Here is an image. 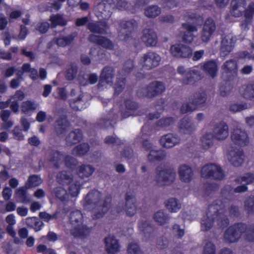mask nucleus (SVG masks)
Here are the masks:
<instances>
[{
  "mask_svg": "<svg viewBox=\"0 0 254 254\" xmlns=\"http://www.w3.org/2000/svg\"><path fill=\"white\" fill-rule=\"evenodd\" d=\"M215 250V245L212 242H207L204 247L203 254H216Z\"/></svg>",
  "mask_w": 254,
  "mask_h": 254,
  "instance_id": "obj_60",
  "label": "nucleus"
},
{
  "mask_svg": "<svg viewBox=\"0 0 254 254\" xmlns=\"http://www.w3.org/2000/svg\"><path fill=\"white\" fill-rule=\"evenodd\" d=\"M87 27L90 32L101 34L106 33L107 30L109 29V26L105 21L89 22Z\"/></svg>",
  "mask_w": 254,
  "mask_h": 254,
  "instance_id": "obj_25",
  "label": "nucleus"
},
{
  "mask_svg": "<svg viewBox=\"0 0 254 254\" xmlns=\"http://www.w3.org/2000/svg\"><path fill=\"white\" fill-rule=\"evenodd\" d=\"M77 36V33L74 32L67 36H60L55 39L56 43L61 47H65L70 45Z\"/></svg>",
  "mask_w": 254,
  "mask_h": 254,
  "instance_id": "obj_33",
  "label": "nucleus"
},
{
  "mask_svg": "<svg viewBox=\"0 0 254 254\" xmlns=\"http://www.w3.org/2000/svg\"><path fill=\"white\" fill-rule=\"evenodd\" d=\"M179 127L180 129L186 134H191L195 130V127L192 123L191 119L188 116H185L180 120L179 123Z\"/></svg>",
  "mask_w": 254,
  "mask_h": 254,
  "instance_id": "obj_30",
  "label": "nucleus"
},
{
  "mask_svg": "<svg viewBox=\"0 0 254 254\" xmlns=\"http://www.w3.org/2000/svg\"><path fill=\"white\" fill-rule=\"evenodd\" d=\"M173 230L174 233H175V236L178 239H182L185 234L184 230L180 228V226L179 224H175L173 226Z\"/></svg>",
  "mask_w": 254,
  "mask_h": 254,
  "instance_id": "obj_64",
  "label": "nucleus"
},
{
  "mask_svg": "<svg viewBox=\"0 0 254 254\" xmlns=\"http://www.w3.org/2000/svg\"><path fill=\"white\" fill-rule=\"evenodd\" d=\"M236 182H245V185L251 184L254 182V175L251 173H248L246 174L244 176L240 177L235 179Z\"/></svg>",
  "mask_w": 254,
  "mask_h": 254,
  "instance_id": "obj_55",
  "label": "nucleus"
},
{
  "mask_svg": "<svg viewBox=\"0 0 254 254\" xmlns=\"http://www.w3.org/2000/svg\"><path fill=\"white\" fill-rule=\"evenodd\" d=\"M207 94L205 90L200 89L196 92L191 98L189 99L190 104H183L180 109V112L182 114L191 112L196 109L197 106L204 103L206 100Z\"/></svg>",
  "mask_w": 254,
  "mask_h": 254,
  "instance_id": "obj_5",
  "label": "nucleus"
},
{
  "mask_svg": "<svg viewBox=\"0 0 254 254\" xmlns=\"http://www.w3.org/2000/svg\"><path fill=\"white\" fill-rule=\"evenodd\" d=\"M83 206L85 209L92 211L93 219L102 217L108 210L107 200H103L100 192L96 190H91L87 194Z\"/></svg>",
  "mask_w": 254,
  "mask_h": 254,
  "instance_id": "obj_1",
  "label": "nucleus"
},
{
  "mask_svg": "<svg viewBox=\"0 0 254 254\" xmlns=\"http://www.w3.org/2000/svg\"><path fill=\"white\" fill-rule=\"evenodd\" d=\"M46 155L48 161L56 168H59L64 161V155L63 154L51 147L47 148Z\"/></svg>",
  "mask_w": 254,
  "mask_h": 254,
  "instance_id": "obj_13",
  "label": "nucleus"
},
{
  "mask_svg": "<svg viewBox=\"0 0 254 254\" xmlns=\"http://www.w3.org/2000/svg\"><path fill=\"white\" fill-rule=\"evenodd\" d=\"M38 107V105L34 102L26 101L22 104L21 111L24 113H27L30 111L36 110Z\"/></svg>",
  "mask_w": 254,
  "mask_h": 254,
  "instance_id": "obj_47",
  "label": "nucleus"
},
{
  "mask_svg": "<svg viewBox=\"0 0 254 254\" xmlns=\"http://www.w3.org/2000/svg\"><path fill=\"white\" fill-rule=\"evenodd\" d=\"M138 225L139 230L143 233L146 240H150L155 236V228L148 221L140 220Z\"/></svg>",
  "mask_w": 254,
  "mask_h": 254,
  "instance_id": "obj_19",
  "label": "nucleus"
},
{
  "mask_svg": "<svg viewBox=\"0 0 254 254\" xmlns=\"http://www.w3.org/2000/svg\"><path fill=\"white\" fill-rule=\"evenodd\" d=\"M216 30V24L214 20L207 18L203 24L201 32V40L205 42H208Z\"/></svg>",
  "mask_w": 254,
  "mask_h": 254,
  "instance_id": "obj_16",
  "label": "nucleus"
},
{
  "mask_svg": "<svg viewBox=\"0 0 254 254\" xmlns=\"http://www.w3.org/2000/svg\"><path fill=\"white\" fill-rule=\"evenodd\" d=\"M69 185V193L72 197L76 196L79 192L80 187V183L77 181H74L73 182L72 181V182Z\"/></svg>",
  "mask_w": 254,
  "mask_h": 254,
  "instance_id": "obj_48",
  "label": "nucleus"
},
{
  "mask_svg": "<svg viewBox=\"0 0 254 254\" xmlns=\"http://www.w3.org/2000/svg\"><path fill=\"white\" fill-rule=\"evenodd\" d=\"M53 192L55 196L62 201L65 200L68 198V194L66 190L63 187H57L54 190Z\"/></svg>",
  "mask_w": 254,
  "mask_h": 254,
  "instance_id": "obj_51",
  "label": "nucleus"
},
{
  "mask_svg": "<svg viewBox=\"0 0 254 254\" xmlns=\"http://www.w3.org/2000/svg\"><path fill=\"white\" fill-rule=\"evenodd\" d=\"M127 254H143L139 246L135 243L131 242L127 247Z\"/></svg>",
  "mask_w": 254,
  "mask_h": 254,
  "instance_id": "obj_52",
  "label": "nucleus"
},
{
  "mask_svg": "<svg viewBox=\"0 0 254 254\" xmlns=\"http://www.w3.org/2000/svg\"><path fill=\"white\" fill-rule=\"evenodd\" d=\"M200 68L206 75L212 78L217 76L218 70V65L214 60H208L201 63Z\"/></svg>",
  "mask_w": 254,
  "mask_h": 254,
  "instance_id": "obj_17",
  "label": "nucleus"
},
{
  "mask_svg": "<svg viewBox=\"0 0 254 254\" xmlns=\"http://www.w3.org/2000/svg\"><path fill=\"white\" fill-rule=\"evenodd\" d=\"M42 182V180L38 175H33L29 177L25 186L28 188L36 187L39 186Z\"/></svg>",
  "mask_w": 254,
  "mask_h": 254,
  "instance_id": "obj_45",
  "label": "nucleus"
},
{
  "mask_svg": "<svg viewBox=\"0 0 254 254\" xmlns=\"http://www.w3.org/2000/svg\"><path fill=\"white\" fill-rule=\"evenodd\" d=\"M49 20L51 22V27L55 28L57 26H65L66 21L63 17L59 14L52 15L50 16Z\"/></svg>",
  "mask_w": 254,
  "mask_h": 254,
  "instance_id": "obj_40",
  "label": "nucleus"
},
{
  "mask_svg": "<svg viewBox=\"0 0 254 254\" xmlns=\"http://www.w3.org/2000/svg\"><path fill=\"white\" fill-rule=\"evenodd\" d=\"M125 199V210L127 216L132 217L136 213L135 198L131 194L127 192L126 194Z\"/></svg>",
  "mask_w": 254,
  "mask_h": 254,
  "instance_id": "obj_29",
  "label": "nucleus"
},
{
  "mask_svg": "<svg viewBox=\"0 0 254 254\" xmlns=\"http://www.w3.org/2000/svg\"><path fill=\"white\" fill-rule=\"evenodd\" d=\"M27 187H21L16 190L15 194L19 199V201L23 203H28L31 200V198L28 194L27 189Z\"/></svg>",
  "mask_w": 254,
  "mask_h": 254,
  "instance_id": "obj_34",
  "label": "nucleus"
},
{
  "mask_svg": "<svg viewBox=\"0 0 254 254\" xmlns=\"http://www.w3.org/2000/svg\"><path fill=\"white\" fill-rule=\"evenodd\" d=\"M243 234L249 242H254V224L247 225L239 222L229 226L225 231L224 238L226 242L232 243L237 242Z\"/></svg>",
  "mask_w": 254,
  "mask_h": 254,
  "instance_id": "obj_2",
  "label": "nucleus"
},
{
  "mask_svg": "<svg viewBox=\"0 0 254 254\" xmlns=\"http://www.w3.org/2000/svg\"><path fill=\"white\" fill-rule=\"evenodd\" d=\"M156 182L159 186L169 185L175 179L176 173L173 169L170 168L162 170V166H158L156 169Z\"/></svg>",
  "mask_w": 254,
  "mask_h": 254,
  "instance_id": "obj_6",
  "label": "nucleus"
},
{
  "mask_svg": "<svg viewBox=\"0 0 254 254\" xmlns=\"http://www.w3.org/2000/svg\"><path fill=\"white\" fill-rule=\"evenodd\" d=\"M71 124L65 117L58 118L54 123L55 133L58 136L64 135L70 128Z\"/></svg>",
  "mask_w": 254,
  "mask_h": 254,
  "instance_id": "obj_20",
  "label": "nucleus"
},
{
  "mask_svg": "<svg viewBox=\"0 0 254 254\" xmlns=\"http://www.w3.org/2000/svg\"><path fill=\"white\" fill-rule=\"evenodd\" d=\"M200 174L201 177L205 179L222 180L225 177L221 167L213 163L207 164L203 166Z\"/></svg>",
  "mask_w": 254,
  "mask_h": 254,
  "instance_id": "obj_7",
  "label": "nucleus"
},
{
  "mask_svg": "<svg viewBox=\"0 0 254 254\" xmlns=\"http://www.w3.org/2000/svg\"><path fill=\"white\" fill-rule=\"evenodd\" d=\"M154 220L162 225L169 220L170 217L163 210H159L156 212L153 216Z\"/></svg>",
  "mask_w": 254,
  "mask_h": 254,
  "instance_id": "obj_41",
  "label": "nucleus"
},
{
  "mask_svg": "<svg viewBox=\"0 0 254 254\" xmlns=\"http://www.w3.org/2000/svg\"><path fill=\"white\" fill-rule=\"evenodd\" d=\"M228 126L224 122L216 125L214 127V134L211 132L206 133L201 138V144L202 148L207 149L210 148L214 143V138L218 140L225 139L229 134Z\"/></svg>",
  "mask_w": 254,
  "mask_h": 254,
  "instance_id": "obj_3",
  "label": "nucleus"
},
{
  "mask_svg": "<svg viewBox=\"0 0 254 254\" xmlns=\"http://www.w3.org/2000/svg\"><path fill=\"white\" fill-rule=\"evenodd\" d=\"M177 0H163L162 6L164 8L171 9L178 5Z\"/></svg>",
  "mask_w": 254,
  "mask_h": 254,
  "instance_id": "obj_63",
  "label": "nucleus"
},
{
  "mask_svg": "<svg viewBox=\"0 0 254 254\" xmlns=\"http://www.w3.org/2000/svg\"><path fill=\"white\" fill-rule=\"evenodd\" d=\"M170 52L172 56L177 58H190L192 55V50L189 46L176 44L170 47Z\"/></svg>",
  "mask_w": 254,
  "mask_h": 254,
  "instance_id": "obj_12",
  "label": "nucleus"
},
{
  "mask_svg": "<svg viewBox=\"0 0 254 254\" xmlns=\"http://www.w3.org/2000/svg\"><path fill=\"white\" fill-rule=\"evenodd\" d=\"M100 78L101 80L109 83L111 81V67H105L101 72Z\"/></svg>",
  "mask_w": 254,
  "mask_h": 254,
  "instance_id": "obj_56",
  "label": "nucleus"
},
{
  "mask_svg": "<svg viewBox=\"0 0 254 254\" xmlns=\"http://www.w3.org/2000/svg\"><path fill=\"white\" fill-rule=\"evenodd\" d=\"M121 32L119 36L124 41H127L132 36L135 28L137 26L136 21L134 19L122 20L120 22Z\"/></svg>",
  "mask_w": 254,
  "mask_h": 254,
  "instance_id": "obj_9",
  "label": "nucleus"
},
{
  "mask_svg": "<svg viewBox=\"0 0 254 254\" xmlns=\"http://www.w3.org/2000/svg\"><path fill=\"white\" fill-rule=\"evenodd\" d=\"M243 96L248 99H254V84H249L246 86L243 93Z\"/></svg>",
  "mask_w": 254,
  "mask_h": 254,
  "instance_id": "obj_57",
  "label": "nucleus"
},
{
  "mask_svg": "<svg viewBox=\"0 0 254 254\" xmlns=\"http://www.w3.org/2000/svg\"><path fill=\"white\" fill-rule=\"evenodd\" d=\"M26 224L29 227L33 228L35 231L40 230L43 224L41 220L35 217L27 218Z\"/></svg>",
  "mask_w": 254,
  "mask_h": 254,
  "instance_id": "obj_39",
  "label": "nucleus"
},
{
  "mask_svg": "<svg viewBox=\"0 0 254 254\" xmlns=\"http://www.w3.org/2000/svg\"><path fill=\"white\" fill-rule=\"evenodd\" d=\"M142 41L147 46H154L157 43V36L156 32L151 29H145L142 31Z\"/></svg>",
  "mask_w": 254,
  "mask_h": 254,
  "instance_id": "obj_24",
  "label": "nucleus"
},
{
  "mask_svg": "<svg viewBox=\"0 0 254 254\" xmlns=\"http://www.w3.org/2000/svg\"><path fill=\"white\" fill-rule=\"evenodd\" d=\"M50 26V24L48 22L44 21L37 23L35 28L40 33H45L49 29Z\"/></svg>",
  "mask_w": 254,
  "mask_h": 254,
  "instance_id": "obj_61",
  "label": "nucleus"
},
{
  "mask_svg": "<svg viewBox=\"0 0 254 254\" xmlns=\"http://www.w3.org/2000/svg\"><path fill=\"white\" fill-rule=\"evenodd\" d=\"M215 206V203L214 202L213 203L210 204L208 206V210L206 212V215L203 216L201 221V229L203 231H207L209 230L213 225L214 222V218L213 217H209L210 211Z\"/></svg>",
  "mask_w": 254,
  "mask_h": 254,
  "instance_id": "obj_23",
  "label": "nucleus"
},
{
  "mask_svg": "<svg viewBox=\"0 0 254 254\" xmlns=\"http://www.w3.org/2000/svg\"><path fill=\"white\" fill-rule=\"evenodd\" d=\"M214 209L213 216L216 219L217 226L222 229L227 227L229 224V220L227 216L223 213L219 212L217 204L215 203V206L212 208Z\"/></svg>",
  "mask_w": 254,
  "mask_h": 254,
  "instance_id": "obj_26",
  "label": "nucleus"
},
{
  "mask_svg": "<svg viewBox=\"0 0 254 254\" xmlns=\"http://www.w3.org/2000/svg\"><path fill=\"white\" fill-rule=\"evenodd\" d=\"M180 141V138L177 135L172 133H168L161 136L159 142L163 147L170 148L179 143Z\"/></svg>",
  "mask_w": 254,
  "mask_h": 254,
  "instance_id": "obj_28",
  "label": "nucleus"
},
{
  "mask_svg": "<svg viewBox=\"0 0 254 254\" xmlns=\"http://www.w3.org/2000/svg\"><path fill=\"white\" fill-rule=\"evenodd\" d=\"M222 75L226 81L232 80L237 75L238 64L234 60H229L224 63L221 66Z\"/></svg>",
  "mask_w": 254,
  "mask_h": 254,
  "instance_id": "obj_10",
  "label": "nucleus"
},
{
  "mask_svg": "<svg viewBox=\"0 0 254 254\" xmlns=\"http://www.w3.org/2000/svg\"><path fill=\"white\" fill-rule=\"evenodd\" d=\"M126 83V77H117L116 82L115 84L114 95H119L124 90Z\"/></svg>",
  "mask_w": 254,
  "mask_h": 254,
  "instance_id": "obj_44",
  "label": "nucleus"
},
{
  "mask_svg": "<svg viewBox=\"0 0 254 254\" xmlns=\"http://www.w3.org/2000/svg\"><path fill=\"white\" fill-rule=\"evenodd\" d=\"M161 12V8L157 5H150L145 9V15L149 18H154L158 16Z\"/></svg>",
  "mask_w": 254,
  "mask_h": 254,
  "instance_id": "obj_43",
  "label": "nucleus"
},
{
  "mask_svg": "<svg viewBox=\"0 0 254 254\" xmlns=\"http://www.w3.org/2000/svg\"><path fill=\"white\" fill-rule=\"evenodd\" d=\"M160 61V56L153 52H148L144 54L140 60L142 68L146 70H150L157 66Z\"/></svg>",
  "mask_w": 254,
  "mask_h": 254,
  "instance_id": "obj_11",
  "label": "nucleus"
},
{
  "mask_svg": "<svg viewBox=\"0 0 254 254\" xmlns=\"http://www.w3.org/2000/svg\"><path fill=\"white\" fill-rule=\"evenodd\" d=\"M147 158L150 162H154L162 160L164 158V155L160 150H150Z\"/></svg>",
  "mask_w": 254,
  "mask_h": 254,
  "instance_id": "obj_46",
  "label": "nucleus"
},
{
  "mask_svg": "<svg viewBox=\"0 0 254 254\" xmlns=\"http://www.w3.org/2000/svg\"><path fill=\"white\" fill-rule=\"evenodd\" d=\"M165 204L167 209L171 212H177L181 207V204L175 198L168 199L165 202Z\"/></svg>",
  "mask_w": 254,
  "mask_h": 254,
  "instance_id": "obj_37",
  "label": "nucleus"
},
{
  "mask_svg": "<svg viewBox=\"0 0 254 254\" xmlns=\"http://www.w3.org/2000/svg\"><path fill=\"white\" fill-rule=\"evenodd\" d=\"M110 118L111 116L110 114L107 117H102L95 124V126L97 127L102 128L109 127L111 125Z\"/></svg>",
  "mask_w": 254,
  "mask_h": 254,
  "instance_id": "obj_54",
  "label": "nucleus"
},
{
  "mask_svg": "<svg viewBox=\"0 0 254 254\" xmlns=\"http://www.w3.org/2000/svg\"><path fill=\"white\" fill-rule=\"evenodd\" d=\"M180 180L185 183H190L193 178V171L192 168L186 164L181 165L178 169Z\"/></svg>",
  "mask_w": 254,
  "mask_h": 254,
  "instance_id": "obj_27",
  "label": "nucleus"
},
{
  "mask_svg": "<svg viewBox=\"0 0 254 254\" xmlns=\"http://www.w3.org/2000/svg\"><path fill=\"white\" fill-rule=\"evenodd\" d=\"M245 210L249 215L254 213V196L249 197L244 202Z\"/></svg>",
  "mask_w": 254,
  "mask_h": 254,
  "instance_id": "obj_53",
  "label": "nucleus"
},
{
  "mask_svg": "<svg viewBox=\"0 0 254 254\" xmlns=\"http://www.w3.org/2000/svg\"><path fill=\"white\" fill-rule=\"evenodd\" d=\"M89 149L88 144L82 143L75 146L71 150V154L76 156H82L89 151Z\"/></svg>",
  "mask_w": 254,
  "mask_h": 254,
  "instance_id": "obj_36",
  "label": "nucleus"
},
{
  "mask_svg": "<svg viewBox=\"0 0 254 254\" xmlns=\"http://www.w3.org/2000/svg\"><path fill=\"white\" fill-rule=\"evenodd\" d=\"M233 49V46L231 41L223 39L221 43L220 54L222 57L228 55Z\"/></svg>",
  "mask_w": 254,
  "mask_h": 254,
  "instance_id": "obj_38",
  "label": "nucleus"
},
{
  "mask_svg": "<svg viewBox=\"0 0 254 254\" xmlns=\"http://www.w3.org/2000/svg\"><path fill=\"white\" fill-rule=\"evenodd\" d=\"M133 67V60L131 59L127 60L125 62L122 69L119 71V74L126 76L131 71Z\"/></svg>",
  "mask_w": 254,
  "mask_h": 254,
  "instance_id": "obj_42",
  "label": "nucleus"
},
{
  "mask_svg": "<svg viewBox=\"0 0 254 254\" xmlns=\"http://www.w3.org/2000/svg\"><path fill=\"white\" fill-rule=\"evenodd\" d=\"M165 90L163 83L155 81L150 83L146 87V96L153 98L162 94Z\"/></svg>",
  "mask_w": 254,
  "mask_h": 254,
  "instance_id": "obj_15",
  "label": "nucleus"
},
{
  "mask_svg": "<svg viewBox=\"0 0 254 254\" xmlns=\"http://www.w3.org/2000/svg\"><path fill=\"white\" fill-rule=\"evenodd\" d=\"M77 72V66L74 65H71L66 70L65 77L67 80H72L75 77Z\"/></svg>",
  "mask_w": 254,
  "mask_h": 254,
  "instance_id": "obj_59",
  "label": "nucleus"
},
{
  "mask_svg": "<svg viewBox=\"0 0 254 254\" xmlns=\"http://www.w3.org/2000/svg\"><path fill=\"white\" fill-rule=\"evenodd\" d=\"M95 171V168L90 165L83 164L78 168V174L80 178H87Z\"/></svg>",
  "mask_w": 254,
  "mask_h": 254,
  "instance_id": "obj_35",
  "label": "nucleus"
},
{
  "mask_svg": "<svg viewBox=\"0 0 254 254\" xmlns=\"http://www.w3.org/2000/svg\"><path fill=\"white\" fill-rule=\"evenodd\" d=\"M174 122V119L172 117L163 118L156 122V126L160 128H164L172 125Z\"/></svg>",
  "mask_w": 254,
  "mask_h": 254,
  "instance_id": "obj_50",
  "label": "nucleus"
},
{
  "mask_svg": "<svg viewBox=\"0 0 254 254\" xmlns=\"http://www.w3.org/2000/svg\"><path fill=\"white\" fill-rule=\"evenodd\" d=\"M246 6V0H232L230 12L235 17L243 15V9Z\"/></svg>",
  "mask_w": 254,
  "mask_h": 254,
  "instance_id": "obj_21",
  "label": "nucleus"
},
{
  "mask_svg": "<svg viewBox=\"0 0 254 254\" xmlns=\"http://www.w3.org/2000/svg\"><path fill=\"white\" fill-rule=\"evenodd\" d=\"M235 58L238 62L241 60L249 61L253 60L254 61V54L251 55L246 51H240L236 53Z\"/></svg>",
  "mask_w": 254,
  "mask_h": 254,
  "instance_id": "obj_49",
  "label": "nucleus"
},
{
  "mask_svg": "<svg viewBox=\"0 0 254 254\" xmlns=\"http://www.w3.org/2000/svg\"><path fill=\"white\" fill-rule=\"evenodd\" d=\"M83 138V133L81 129L77 128L70 131L65 138V144L68 146H73Z\"/></svg>",
  "mask_w": 254,
  "mask_h": 254,
  "instance_id": "obj_22",
  "label": "nucleus"
},
{
  "mask_svg": "<svg viewBox=\"0 0 254 254\" xmlns=\"http://www.w3.org/2000/svg\"><path fill=\"white\" fill-rule=\"evenodd\" d=\"M244 153L242 149L236 147L229 151V160L235 167L241 166L244 160Z\"/></svg>",
  "mask_w": 254,
  "mask_h": 254,
  "instance_id": "obj_18",
  "label": "nucleus"
},
{
  "mask_svg": "<svg viewBox=\"0 0 254 254\" xmlns=\"http://www.w3.org/2000/svg\"><path fill=\"white\" fill-rule=\"evenodd\" d=\"M64 160L65 166L68 168H71L74 167L77 163L76 159L70 155L64 156Z\"/></svg>",
  "mask_w": 254,
  "mask_h": 254,
  "instance_id": "obj_62",
  "label": "nucleus"
},
{
  "mask_svg": "<svg viewBox=\"0 0 254 254\" xmlns=\"http://www.w3.org/2000/svg\"><path fill=\"white\" fill-rule=\"evenodd\" d=\"M233 142L240 146H245L249 143V138L247 133L241 129H234L231 135Z\"/></svg>",
  "mask_w": 254,
  "mask_h": 254,
  "instance_id": "obj_14",
  "label": "nucleus"
},
{
  "mask_svg": "<svg viewBox=\"0 0 254 254\" xmlns=\"http://www.w3.org/2000/svg\"><path fill=\"white\" fill-rule=\"evenodd\" d=\"M248 190V187L246 185L243 184L233 189L230 185H226L222 190L221 193L223 196L227 199H229V196L232 194L233 192L241 193L244 192Z\"/></svg>",
  "mask_w": 254,
  "mask_h": 254,
  "instance_id": "obj_31",
  "label": "nucleus"
},
{
  "mask_svg": "<svg viewBox=\"0 0 254 254\" xmlns=\"http://www.w3.org/2000/svg\"><path fill=\"white\" fill-rule=\"evenodd\" d=\"M244 16L247 20H251L254 15V2H251L248 7L243 10Z\"/></svg>",
  "mask_w": 254,
  "mask_h": 254,
  "instance_id": "obj_58",
  "label": "nucleus"
},
{
  "mask_svg": "<svg viewBox=\"0 0 254 254\" xmlns=\"http://www.w3.org/2000/svg\"><path fill=\"white\" fill-rule=\"evenodd\" d=\"M56 179L60 184L68 185L72 182L73 176L69 172L62 171L57 173Z\"/></svg>",
  "mask_w": 254,
  "mask_h": 254,
  "instance_id": "obj_32",
  "label": "nucleus"
},
{
  "mask_svg": "<svg viewBox=\"0 0 254 254\" xmlns=\"http://www.w3.org/2000/svg\"><path fill=\"white\" fill-rule=\"evenodd\" d=\"M82 214L80 211L77 210L70 213L69 220L73 226L70 233L74 237L84 238L89 233V229L82 224Z\"/></svg>",
  "mask_w": 254,
  "mask_h": 254,
  "instance_id": "obj_4",
  "label": "nucleus"
},
{
  "mask_svg": "<svg viewBox=\"0 0 254 254\" xmlns=\"http://www.w3.org/2000/svg\"><path fill=\"white\" fill-rule=\"evenodd\" d=\"M178 73L184 75L182 79V83L184 84H193L195 82L202 78V75L200 72L194 69H189L186 71L184 66L180 65L177 68Z\"/></svg>",
  "mask_w": 254,
  "mask_h": 254,
  "instance_id": "obj_8",
  "label": "nucleus"
}]
</instances>
